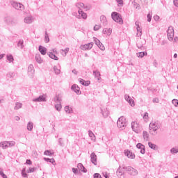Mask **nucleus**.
Returning <instances> with one entry per match:
<instances>
[{
  "instance_id": "nucleus-1",
  "label": "nucleus",
  "mask_w": 178,
  "mask_h": 178,
  "mask_svg": "<svg viewBox=\"0 0 178 178\" xmlns=\"http://www.w3.org/2000/svg\"><path fill=\"white\" fill-rule=\"evenodd\" d=\"M127 172L131 176H137L138 172L133 167H119L117 170L116 174L119 178H124V174Z\"/></svg>"
},
{
  "instance_id": "nucleus-2",
  "label": "nucleus",
  "mask_w": 178,
  "mask_h": 178,
  "mask_svg": "<svg viewBox=\"0 0 178 178\" xmlns=\"http://www.w3.org/2000/svg\"><path fill=\"white\" fill-rule=\"evenodd\" d=\"M159 129V126L158 123L152 122L149 125V131L152 136H156L158 134V130Z\"/></svg>"
},
{
  "instance_id": "nucleus-3",
  "label": "nucleus",
  "mask_w": 178,
  "mask_h": 178,
  "mask_svg": "<svg viewBox=\"0 0 178 178\" xmlns=\"http://www.w3.org/2000/svg\"><path fill=\"white\" fill-rule=\"evenodd\" d=\"M111 17L116 23L123 24V19H122V15L119 13L113 12L111 14Z\"/></svg>"
},
{
  "instance_id": "nucleus-4",
  "label": "nucleus",
  "mask_w": 178,
  "mask_h": 178,
  "mask_svg": "<svg viewBox=\"0 0 178 178\" xmlns=\"http://www.w3.org/2000/svg\"><path fill=\"white\" fill-rule=\"evenodd\" d=\"M126 124V118H124V117H120L117 121V126L118 129H121V130H124Z\"/></svg>"
},
{
  "instance_id": "nucleus-5",
  "label": "nucleus",
  "mask_w": 178,
  "mask_h": 178,
  "mask_svg": "<svg viewBox=\"0 0 178 178\" xmlns=\"http://www.w3.org/2000/svg\"><path fill=\"white\" fill-rule=\"evenodd\" d=\"M168 39L169 41H173V38L175 37V30L173 29V26H169L167 31Z\"/></svg>"
},
{
  "instance_id": "nucleus-6",
  "label": "nucleus",
  "mask_w": 178,
  "mask_h": 178,
  "mask_svg": "<svg viewBox=\"0 0 178 178\" xmlns=\"http://www.w3.org/2000/svg\"><path fill=\"white\" fill-rule=\"evenodd\" d=\"M10 4L15 9H17V10H24V6L20 3L12 1H10Z\"/></svg>"
},
{
  "instance_id": "nucleus-7",
  "label": "nucleus",
  "mask_w": 178,
  "mask_h": 178,
  "mask_svg": "<svg viewBox=\"0 0 178 178\" xmlns=\"http://www.w3.org/2000/svg\"><path fill=\"white\" fill-rule=\"evenodd\" d=\"M33 102H47V96L45 95H40L38 98L33 99Z\"/></svg>"
},
{
  "instance_id": "nucleus-8",
  "label": "nucleus",
  "mask_w": 178,
  "mask_h": 178,
  "mask_svg": "<svg viewBox=\"0 0 178 178\" xmlns=\"http://www.w3.org/2000/svg\"><path fill=\"white\" fill-rule=\"evenodd\" d=\"M93 45H94V42L88 43L83 45H81V49H82V51H90V49L92 48Z\"/></svg>"
},
{
  "instance_id": "nucleus-9",
  "label": "nucleus",
  "mask_w": 178,
  "mask_h": 178,
  "mask_svg": "<svg viewBox=\"0 0 178 178\" xmlns=\"http://www.w3.org/2000/svg\"><path fill=\"white\" fill-rule=\"evenodd\" d=\"M76 17L77 19H87V13H83L82 10H78V15H76Z\"/></svg>"
},
{
  "instance_id": "nucleus-10",
  "label": "nucleus",
  "mask_w": 178,
  "mask_h": 178,
  "mask_svg": "<svg viewBox=\"0 0 178 178\" xmlns=\"http://www.w3.org/2000/svg\"><path fill=\"white\" fill-rule=\"evenodd\" d=\"M124 99H125V101H127V102H128V104H129L130 106H134V105H136V104L134 103V100L133 99H131L130 95H125Z\"/></svg>"
},
{
  "instance_id": "nucleus-11",
  "label": "nucleus",
  "mask_w": 178,
  "mask_h": 178,
  "mask_svg": "<svg viewBox=\"0 0 178 178\" xmlns=\"http://www.w3.org/2000/svg\"><path fill=\"white\" fill-rule=\"evenodd\" d=\"M131 127L133 131H135V133H138V130H140V124L137 122H131Z\"/></svg>"
},
{
  "instance_id": "nucleus-12",
  "label": "nucleus",
  "mask_w": 178,
  "mask_h": 178,
  "mask_svg": "<svg viewBox=\"0 0 178 178\" xmlns=\"http://www.w3.org/2000/svg\"><path fill=\"white\" fill-rule=\"evenodd\" d=\"M136 147L140 149V154H145V146L141 143H138Z\"/></svg>"
},
{
  "instance_id": "nucleus-13",
  "label": "nucleus",
  "mask_w": 178,
  "mask_h": 178,
  "mask_svg": "<svg viewBox=\"0 0 178 178\" xmlns=\"http://www.w3.org/2000/svg\"><path fill=\"white\" fill-rule=\"evenodd\" d=\"M124 155L127 156V158H129L130 159H134V158H136V154L130 152V150L125 151Z\"/></svg>"
},
{
  "instance_id": "nucleus-14",
  "label": "nucleus",
  "mask_w": 178,
  "mask_h": 178,
  "mask_svg": "<svg viewBox=\"0 0 178 178\" xmlns=\"http://www.w3.org/2000/svg\"><path fill=\"white\" fill-rule=\"evenodd\" d=\"M33 20H34V18L31 15L27 16L24 19V22L26 24H31Z\"/></svg>"
},
{
  "instance_id": "nucleus-15",
  "label": "nucleus",
  "mask_w": 178,
  "mask_h": 178,
  "mask_svg": "<svg viewBox=\"0 0 178 178\" xmlns=\"http://www.w3.org/2000/svg\"><path fill=\"white\" fill-rule=\"evenodd\" d=\"M71 90L74 91V92H76V94H77L78 95H80V94H81V92H80V88L76 84L73 85L71 87Z\"/></svg>"
},
{
  "instance_id": "nucleus-16",
  "label": "nucleus",
  "mask_w": 178,
  "mask_h": 178,
  "mask_svg": "<svg viewBox=\"0 0 178 178\" xmlns=\"http://www.w3.org/2000/svg\"><path fill=\"white\" fill-rule=\"evenodd\" d=\"M90 161L93 165H97V154L95 153L92 152L90 154Z\"/></svg>"
},
{
  "instance_id": "nucleus-17",
  "label": "nucleus",
  "mask_w": 178,
  "mask_h": 178,
  "mask_svg": "<svg viewBox=\"0 0 178 178\" xmlns=\"http://www.w3.org/2000/svg\"><path fill=\"white\" fill-rule=\"evenodd\" d=\"M35 72V70H34V65H33L32 64L29 65V66L28 67L29 74H30L31 76H33V74H34Z\"/></svg>"
},
{
  "instance_id": "nucleus-18",
  "label": "nucleus",
  "mask_w": 178,
  "mask_h": 178,
  "mask_svg": "<svg viewBox=\"0 0 178 178\" xmlns=\"http://www.w3.org/2000/svg\"><path fill=\"white\" fill-rule=\"evenodd\" d=\"M54 102L55 104H61L62 103V97H60L59 95H57L54 98Z\"/></svg>"
},
{
  "instance_id": "nucleus-19",
  "label": "nucleus",
  "mask_w": 178,
  "mask_h": 178,
  "mask_svg": "<svg viewBox=\"0 0 178 178\" xmlns=\"http://www.w3.org/2000/svg\"><path fill=\"white\" fill-rule=\"evenodd\" d=\"M100 22L103 24V26H107L108 24V20H106V17L105 15H101L100 16Z\"/></svg>"
},
{
  "instance_id": "nucleus-20",
  "label": "nucleus",
  "mask_w": 178,
  "mask_h": 178,
  "mask_svg": "<svg viewBox=\"0 0 178 178\" xmlns=\"http://www.w3.org/2000/svg\"><path fill=\"white\" fill-rule=\"evenodd\" d=\"M35 59L36 62L39 64H41L44 62V60L41 58L40 54H35Z\"/></svg>"
},
{
  "instance_id": "nucleus-21",
  "label": "nucleus",
  "mask_w": 178,
  "mask_h": 178,
  "mask_svg": "<svg viewBox=\"0 0 178 178\" xmlns=\"http://www.w3.org/2000/svg\"><path fill=\"white\" fill-rule=\"evenodd\" d=\"M143 138L145 141H149V134L147 132V131H144L143 132Z\"/></svg>"
},
{
  "instance_id": "nucleus-22",
  "label": "nucleus",
  "mask_w": 178,
  "mask_h": 178,
  "mask_svg": "<svg viewBox=\"0 0 178 178\" xmlns=\"http://www.w3.org/2000/svg\"><path fill=\"white\" fill-rule=\"evenodd\" d=\"M103 34H106V35H111V34H112V29L104 28L103 29Z\"/></svg>"
},
{
  "instance_id": "nucleus-23",
  "label": "nucleus",
  "mask_w": 178,
  "mask_h": 178,
  "mask_svg": "<svg viewBox=\"0 0 178 178\" xmlns=\"http://www.w3.org/2000/svg\"><path fill=\"white\" fill-rule=\"evenodd\" d=\"M39 51L42 55H47V48L42 46H39Z\"/></svg>"
},
{
  "instance_id": "nucleus-24",
  "label": "nucleus",
  "mask_w": 178,
  "mask_h": 178,
  "mask_svg": "<svg viewBox=\"0 0 178 178\" xmlns=\"http://www.w3.org/2000/svg\"><path fill=\"white\" fill-rule=\"evenodd\" d=\"M47 55H49V58H51V59H54V60H58V56H56V55L54 54V53L52 51H49L47 53Z\"/></svg>"
},
{
  "instance_id": "nucleus-25",
  "label": "nucleus",
  "mask_w": 178,
  "mask_h": 178,
  "mask_svg": "<svg viewBox=\"0 0 178 178\" xmlns=\"http://www.w3.org/2000/svg\"><path fill=\"white\" fill-rule=\"evenodd\" d=\"M8 144L9 141H4L0 143V147H2L3 149H6V148H9Z\"/></svg>"
},
{
  "instance_id": "nucleus-26",
  "label": "nucleus",
  "mask_w": 178,
  "mask_h": 178,
  "mask_svg": "<svg viewBox=\"0 0 178 178\" xmlns=\"http://www.w3.org/2000/svg\"><path fill=\"white\" fill-rule=\"evenodd\" d=\"M33 127H34V124L32 122H28L26 129L29 131H32Z\"/></svg>"
},
{
  "instance_id": "nucleus-27",
  "label": "nucleus",
  "mask_w": 178,
  "mask_h": 178,
  "mask_svg": "<svg viewBox=\"0 0 178 178\" xmlns=\"http://www.w3.org/2000/svg\"><path fill=\"white\" fill-rule=\"evenodd\" d=\"M77 168L81 170V172H83V173H87V169L81 163H79L77 165Z\"/></svg>"
},
{
  "instance_id": "nucleus-28",
  "label": "nucleus",
  "mask_w": 178,
  "mask_h": 178,
  "mask_svg": "<svg viewBox=\"0 0 178 178\" xmlns=\"http://www.w3.org/2000/svg\"><path fill=\"white\" fill-rule=\"evenodd\" d=\"M79 81L81 84H82V86H85L86 87H87V86H88L90 84V81H84L83 79L80 78L79 79Z\"/></svg>"
},
{
  "instance_id": "nucleus-29",
  "label": "nucleus",
  "mask_w": 178,
  "mask_h": 178,
  "mask_svg": "<svg viewBox=\"0 0 178 178\" xmlns=\"http://www.w3.org/2000/svg\"><path fill=\"white\" fill-rule=\"evenodd\" d=\"M8 79H16V73L10 72L7 74Z\"/></svg>"
},
{
  "instance_id": "nucleus-30",
  "label": "nucleus",
  "mask_w": 178,
  "mask_h": 178,
  "mask_svg": "<svg viewBox=\"0 0 178 178\" xmlns=\"http://www.w3.org/2000/svg\"><path fill=\"white\" fill-rule=\"evenodd\" d=\"M147 51H141L136 54V56H138V58H144V56H147Z\"/></svg>"
},
{
  "instance_id": "nucleus-31",
  "label": "nucleus",
  "mask_w": 178,
  "mask_h": 178,
  "mask_svg": "<svg viewBox=\"0 0 178 178\" xmlns=\"http://www.w3.org/2000/svg\"><path fill=\"white\" fill-rule=\"evenodd\" d=\"M102 115L104 118H108L109 116V111H108V108H106L104 110H102Z\"/></svg>"
},
{
  "instance_id": "nucleus-32",
  "label": "nucleus",
  "mask_w": 178,
  "mask_h": 178,
  "mask_svg": "<svg viewBox=\"0 0 178 178\" xmlns=\"http://www.w3.org/2000/svg\"><path fill=\"white\" fill-rule=\"evenodd\" d=\"M23 106V104L20 102L15 103V106L14 107L15 111H19V109H21V108Z\"/></svg>"
},
{
  "instance_id": "nucleus-33",
  "label": "nucleus",
  "mask_w": 178,
  "mask_h": 178,
  "mask_svg": "<svg viewBox=\"0 0 178 178\" xmlns=\"http://www.w3.org/2000/svg\"><path fill=\"white\" fill-rule=\"evenodd\" d=\"M65 111L66 113H73V108H72V107H70L69 106H66L65 107Z\"/></svg>"
},
{
  "instance_id": "nucleus-34",
  "label": "nucleus",
  "mask_w": 178,
  "mask_h": 178,
  "mask_svg": "<svg viewBox=\"0 0 178 178\" xmlns=\"http://www.w3.org/2000/svg\"><path fill=\"white\" fill-rule=\"evenodd\" d=\"M75 6L76 8H78L79 10H81V8H84V3L81 2H78V3H76Z\"/></svg>"
},
{
  "instance_id": "nucleus-35",
  "label": "nucleus",
  "mask_w": 178,
  "mask_h": 178,
  "mask_svg": "<svg viewBox=\"0 0 178 178\" xmlns=\"http://www.w3.org/2000/svg\"><path fill=\"white\" fill-rule=\"evenodd\" d=\"M7 58V60H8L9 63H12V62H13V60H15V58H13V56H12V54H8L6 56Z\"/></svg>"
},
{
  "instance_id": "nucleus-36",
  "label": "nucleus",
  "mask_w": 178,
  "mask_h": 178,
  "mask_svg": "<svg viewBox=\"0 0 178 178\" xmlns=\"http://www.w3.org/2000/svg\"><path fill=\"white\" fill-rule=\"evenodd\" d=\"M93 74L95 77H96V79H97V80H99L101 79L100 76H101V73L98 71H93Z\"/></svg>"
},
{
  "instance_id": "nucleus-37",
  "label": "nucleus",
  "mask_w": 178,
  "mask_h": 178,
  "mask_svg": "<svg viewBox=\"0 0 178 178\" xmlns=\"http://www.w3.org/2000/svg\"><path fill=\"white\" fill-rule=\"evenodd\" d=\"M136 26H137V31L138 33H140L138 37H141V34H142V31H141V29L140 28V25H138V22H136L135 23Z\"/></svg>"
},
{
  "instance_id": "nucleus-38",
  "label": "nucleus",
  "mask_w": 178,
  "mask_h": 178,
  "mask_svg": "<svg viewBox=\"0 0 178 178\" xmlns=\"http://www.w3.org/2000/svg\"><path fill=\"white\" fill-rule=\"evenodd\" d=\"M55 108L56 109V111H58V112H60V111L62 109V104H61V103L56 104L55 105Z\"/></svg>"
},
{
  "instance_id": "nucleus-39",
  "label": "nucleus",
  "mask_w": 178,
  "mask_h": 178,
  "mask_svg": "<svg viewBox=\"0 0 178 178\" xmlns=\"http://www.w3.org/2000/svg\"><path fill=\"white\" fill-rule=\"evenodd\" d=\"M23 40H19V42H17V47H19V48H21V49H23L24 48V45H23Z\"/></svg>"
},
{
  "instance_id": "nucleus-40",
  "label": "nucleus",
  "mask_w": 178,
  "mask_h": 178,
  "mask_svg": "<svg viewBox=\"0 0 178 178\" xmlns=\"http://www.w3.org/2000/svg\"><path fill=\"white\" fill-rule=\"evenodd\" d=\"M148 145H149V148H151L152 149H156V145L153 144L151 142H149Z\"/></svg>"
},
{
  "instance_id": "nucleus-41",
  "label": "nucleus",
  "mask_w": 178,
  "mask_h": 178,
  "mask_svg": "<svg viewBox=\"0 0 178 178\" xmlns=\"http://www.w3.org/2000/svg\"><path fill=\"white\" fill-rule=\"evenodd\" d=\"M171 154H177L178 153V147H172L170 149Z\"/></svg>"
},
{
  "instance_id": "nucleus-42",
  "label": "nucleus",
  "mask_w": 178,
  "mask_h": 178,
  "mask_svg": "<svg viewBox=\"0 0 178 178\" xmlns=\"http://www.w3.org/2000/svg\"><path fill=\"white\" fill-rule=\"evenodd\" d=\"M9 20H10V18H9V17L6 18V23H8V24H15V23H17V21H15V22H14L13 20H11V22Z\"/></svg>"
},
{
  "instance_id": "nucleus-43",
  "label": "nucleus",
  "mask_w": 178,
  "mask_h": 178,
  "mask_svg": "<svg viewBox=\"0 0 178 178\" xmlns=\"http://www.w3.org/2000/svg\"><path fill=\"white\" fill-rule=\"evenodd\" d=\"M54 70L56 74H60V70L58 69L57 66L54 67Z\"/></svg>"
},
{
  "instance_id": "nucleus-44",
  "label": "nucleus",
  "mask_w": 178,
  "mask_h": 178,
  "mask_svg": "<svg viewBox=\"0 0 178 178\" xmlns=\"http://www.w3.org/2000/svg\"><path fill=\"white\" fill-rule=\"evenodd\" d=\"M0 175L3 177V178H8V176H6V175H5L3 173V169L0 168Z\"/></svg>"
},
{
  "instance_id": "nucleus-45",
  "label": "nucleus",
  "mask_w": 178,
  "mask_h": 178,
  "mask_svg": "<svg viewBox=\"0 0 178 178\" xmlns=\"http://www.w3.org/2000/svg\"><path fill=\"white\" fill-rule=\"evenodd\" d=\"M44 42H46V44H48V42H49V37L48 36V33H45V36H44Z\"/></svg>"
},
{
  "instance_id": "nucleus-46",
  "label": "nucleus",
  "mask_w": 178,
  "mask_h": 178,
  "mask_svg": "<svg viewBox=\"0 0 178 178\" xmlns=\"http://www.w3.org/2000/svg\"><path fill=\"white\" fill-rule=\"evenodd\" d=\"M44 160L46 161V162H50L51 163H54V162H55L54 159L44 158Z\"/></svg>"
},
{
  "instance_id": "nucleus-47",
  "label": "nucleus",
  "mask_w": 178,
  "mask_h": 178,
  "mask_svg": "<svg viewBox=\"0 0 178 178\" xmlns=\"http://www.w3.org/2000/svg\"><path fill=\"white\" fill-rule=\"evenodd\" d=\"M97 47H99V49H101V51H105V47L104 46V44L100 42V44L97 45Z\"/></svg>"
},
{
  "instance_id": "nucleus-48",
  "label": "nucleus",
  "mask_w": 178,
  "mask_h": 178,
  "mask_svg": "<svg viewBox=\"0 0 178 178\" xmlns=\"http://www.w3.org/2000/svg\"><path fill=\"white\" fill-rule=\"evenodd\" d=\"M137 47L139 49H142L143 51H144V47L143 46V44H140V41L137 43Z\"/></svg>"
},
{
  "instance_id": "nucleus-49",
  "label": "nucleus",
  "mask_w": 178,
  "mask_h": 178,
  "mask_svg": "<svg viewBox=\"0 0 178 178\" xmlns=\"http://www.w3.org/2000/svg\"><path fill=\"white\" fill-rule=\"evenodd\" d=\"M35 170V168H30L29 170H26V173H33Z\"/></svg>"
},
{
  "instance_id": "nucleus-50",
  "label": "nucleus",
  "mask_w": 178,
  "mask_h": 178,
  "mask_svg": "<svg viewBox=\"0 0 178 178\" xmlns=\"http://www.w3.org/2000/svg\"><path fill=\"white\" fill-rule=\"evenodd\" d=\"M44 155H48L49 156H51V155H52V153L49 150H46L44 152Z\"/></svg>"
},
{
  "instance_id": "nucleus-51",
  "label": "nucleus",
  "mask_w": 178,
  "mask_h": 178,
  "mask_svg": "<svg viewBox=\"0 0 178 178\" xmlns=\"http://www.w3.org/2000/svg\"><path fill=\"white\" fill-rule=\"evenodd\" d=\"M118 3V6H123V0H115Z\"/></svg>"
},
{
  "instance_id": "nucleus-52",
  "label": "nucleus",
  "mask_w": 178,
  "mask_h": 178,
  "mask_svg": "<svg viewBox=\"0 0 178 178\" xmlns=\"http://www.w3.org/2000/svg\"><path fill=\"white\" fill-rule=\"evenodd\" d=\"M95 44L97 46L100 45L101 41H99V40H98L97 38H95Z\"/></svg>"
},
{
  "instance_id": "nucleus-53",
  "label": "nucleus",
  "mask_w": 178,
  "mask_h": 178,
  "mask_svg": "<svg viewBox=\"0 0 178 178\" xmlns=\"http://www.w3.org/2000/svg\"><path fill=\"white\" fill-rule=\"evenodd\" d=\"M172 104L175 106H178V100L176 99H172Z\"/></svg>"
},
{
  "instance_id": "nucleus-54",
  "label": "nucleus",
  "mask_w": 178,
  "mask_h": 178,
  "mask_svg": "<svg viewBox=\"0 0 178 178\" xmlns=\"http://www.w3.org/2000/svg\"><path fill=\"white\" fill-rule=\"evenodd\" d=\"M100 29H101V26L100 25H95L94 26V31H98V30Z\"/></svg>"
},
{
  "instance_id": "nucleus-55",
  "label": "nucleus",
  "mask_w": 178,
  "mask_h": 178,
  "mask_svg": "<svg viewBox=\"0 0 178 178\" xmlns=\"http://www.w3.org/2000/svg\"><path fill=\"white\" fill-rule=\"evenodd\" d=\"M15 144L16 142L15 141L8 142V147H13Z\"/></svg>"
},
{
  "instance_id": "nucleus-56",
  "label": "nucleus",
  "mask_w": 178,
  "mask_h": 178,
  "mask_svg": "<svg viewBox=\"0 0 178 178\" xmlns=\"http://www.w3.org/2000/svg\"><path fill=\"white\" fill-rule=\"evenodd\" d=\"M23 177H27V173H26V169H24L22 172Z\"/></svg>"
},
{
  "instance_id": "nucleus-57",
  "label": "nucleus",
  "mask_w": 178,
  "mask_h": 178,
  "mask_svg": "<svg viewBox=\"0 0 178 178\" xmlns=\"http://www.w3.org/2000/svg\"><path fill=\"white\" fill-rule=\"evenodd\" d=\"M61 51H63V52H65V56H66V54H67V52H69V47H67V48H65V49H61Z\"/></svg>"
},
{
  "instance_id": "nucleus-58",
  "label": "nucleus",
  "mask_w": 178,
  "mask_h": 178,
  "mask_svg": "<svg viewBox=\"0 0 178 178\" xmlns=\"http://www.w3.org/2000/svg\"><path fill=\"white\" fill-rule=\"evenodd\" d=\"M88 134H89V137H91V138L95 137V136L94 135V133H92V131H88Z\"/></svg>"
},
{
  "instance_id": "nucleus-59",
  "label": "nucleus",
  "mask_w": 178,
  "mask_h": 178,
  "mask_svg": "<svg viewBox=\"0 0 178 178\" xmlns=\"http://www.w3.org/2000/svg\"><path fill=\"white\" fill-rule=\"evenodd\" d=\"M152 16L151 15V14H147V22H151V19H152Z\"/></svg>"
},
{
  "instance_id": "nucleus-60",
  "label": "nucleus",
  "mask_w": 178,
  "mask_h": 178,
  "mask_svg": "<svg viewBox=\"0 0 178 178\" xmlns=\"http://www.w3.org/2000/svg\"><path fill=\"white\" fill-rule=\"evenodd\" d=\"M153 102H154L156 104H159V99H158V98L153 99Z\"/></svg>"
},
{
  "instance_id": "nucleus-61",
  "label": "nucleus",
  "mask_w": 178,
  "mask_h": 178,
  "mask_svg": "<svg viewBox=\"0 0 178 178\" xmlns=\"http://www.w3.org/2000/svg\"><path fill=\"white\" fill-rule=\"evenodd\" d=\"M154 19L156 22H158V20H159V16H158V15H154Z\"/></svg>"
},
{
  "instance_id": "nucleus-62",
  "label": "nucleus",
  "mask_w": 178,
  "mask_h": 178,
  "mask_svg": "<svg viewBox=\"0 0 178 178\" xmlns=\"http://www.w3.org/2000/svg\"><path fill=\"white\" fill-rule=\"evenodd\" d=\"M59 145L62 147L63 145V142L62 141V138L58 139Z\"/></svg>"
},
{
  "instance_id": "nucleus-63",
  "label": "nucleus",
  "mask_w": 178,
  "mask_h": 178,
  "mask_svg": "<svg viewBox=\"0 0 178 178\" xmlns=\"http://www.w3.org/2000/svg\"><path fill=\"white\" fill-rule=\"evenodd\" d=\"M143 119H148V113H145L143 115Z\"/></svg>"
},
{
  "instance_id": "nucleus-64",
  "label": "nucleus",
  "mask_w": 178,
  "mask_h": 178,
  "mask_svg": "<svg viewBox=\"0 0 178 178\" xmlns=\"http://www.w3.org/2000/svg\"><path fill=\"white\" fill-rule=\"evenodd\" d=\"M178 0H174V5L175 6L178 7V3H177Z\"/></svg>"
}]
</instances>
